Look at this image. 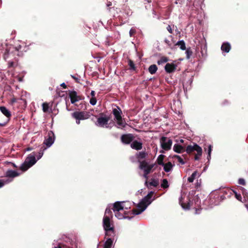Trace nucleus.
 I'll use <instances>...</instances> for the list:
<instances>
[{
    "label": "nucleus",
    "instance_id": "nucleus-10",
    "mask_svg": "<svg viewBox=\"0 0 248 248\" xmlns=\"http://www.w3.org/2000/svg\"><path fill=\"white\" fill-rule=\"evenodd\" d=\"M135 137L132 134H123L121 137L122 142L124 144H129L134 140Z\"/></svg>",
    "mask_w": 248,
    "mask_h": 248
},
{
    "label": "nucleus",
    "instance_id": "nucleus-13",
    "mask_svg": "<svg viewBox=\"0 0 248 248\" xmlns=\"http://www.w3.org/2000/svg\"><path fill=\"white\" fill-rule=\"evenodd\" d=\"M177 67V65L173 63H167L165 66V70L167 73H172L174 72Z\"/></svg>",
    "mask_w": 248,
    "mask_h": 248
},
{
    "label": "nucleus",
    "instance_id": "nucleus-37",
    "mask_svg": "<svg viewBox=\"0 0 248 248\" xmlns=\"http://www.w3.org/2000/svg\"><path fill=\"white\" fill-rule=\"evenodd\" d=\"M43 110L44 112H47L49 109V105L47 103H44L42 104Z\"/></svg>",
    "mask_w": 248,
    "mask_h": 248
},
{
    "label": "nucleus",
    "instance_id": "nucleus-23",
    "mask_svg": "<svg viewBox=\"0 0 248 248\" xmlns=\"http://www.w3.org/2000/svg\"><path fill=\"white\" fill-rule=\"evenodd\" d=\"M164 166V170L166 172H169L172 169L173 166L170 162H168L167 163H164V165H162Z\"/></svg>",
    "mask_w": 248,
    "mask_h": 248
},
{
    "label": "nucleus",
    "instance_id": "nucleus-8",
    "mask_svg": "<svg viewBox=\"0 0 248 248\" xmlns=\"http://www.w3.org/2000/svg\"><path fill=\"white\" fill-rule=\"evenodd\" d=\"M161 146L162 148L166 151H168L171 149L172 141L170 139H168L166 137H162L160 140Z\"/></svg>",
    "mask_w": 248,
    "mask_h": 248
},
{
    "label": "nucleus",
    "instance_id": "nucleus-15",
    "mask_svg": "<svg viewBox=\"0 0 248 248\" xmlns=\"http://www.w3.org/2000/svg\"><path fill=\"white\" fill-rule=\"evenodd\" d=\"M31 167L36 162L34 155H30L27 157L25 161Z\"/></svg>",
    "mask_w": 248,
    "mask_h": 248
},
{
    "label": "nucleus",
    "instance_id": "nucleus-43",
    "mask_svg": "<svg viewBox=\"0 0 248 248\" xmlns=\"http://www.w3.org/2000/svg\"><path fill=\"white\" fill-rule=\"evenodd\" d=\"M97 100L95 97H92L90 99V103L92 105H95L96 103Z\"/></svg>",
    "mask_w": 248,
    "mask_h": 248
},
{
    "label": "nucleus",
    "instance_id": "nucleus-38",
    "mask_svg": "<svg viewBox=\"0 0 248 248\" xmlns=\"http://www.w3.org/2000/svg\"><path fill=\"white\" fill-rule=\"evenodd\" d=\"M173 158H177L178 159V162L181 163L182 165H184L185 164V162L184 161L183 158L178 155H174Z\"/></svg>",
    "mask_w": 248,
    "mask_h": 248
},
{
    "label": "nucleus",
    "instance_id": "nucleus-44",
    "mask_svg": "<svg viewBox=\"0 0 248 248\" xmlns=\"http://www.w3.org/2000/svg\"><path fill=\"white\" fill-rule=\"evenodd\" d=\"M233 192L235 194V197L236 199L239 201H241V200H242L241 195L240 194H238L236 191H233Z\"/></svg>",
    "mask_w": 248,
    "mask_h": 248
},
{
    "label": "nucleus",
    "instance_id": "nucleus-32",
    "mask_svg": "<svg viewBox=\"0 0 248 248\" xmlns=\"http://www.w3.org/2000/svg\"><path fill=\"white\" fill-rule=\"evenodd\" d=\"M197 171H195L194 172H193L191 175L188 178V181L190 183H192L194 181V179H195L196 177L197 176Z\"/></svg>",
    "mask_w": 248,
    "mask_h": 248
},
{
    "label": "nucleus",
    "instance_id": "nucleus-22",
    "mask_svg": "<svg viewBox=\"0 0 248 248\" xmlns=\"http://www.w3.org/2000/svg\"><path fill=\"white\" fill-rule=\"evenodd\" d=\"M112 112L115 117V118L116 120L119 119H120L122 118L121 116V113H122V111L119 108H118V109H117L116 108H114L113 109Z\"/></svg>",
    "mask_w": 248,
    "mask_h": 248
},
{
    "label": "nucleus",
    "instance_id": "nucleus-54",
    "mask_svg": "<svg viewBox=\"0 0 248 248\" xmlns=\"http://www.w3.org/2000/svg\"><path fill=\"white\" fill-rule=\"evenodd\" d=\"M72 78L76 80V82L77 83H79L78 79L76 78L75 76H71Z\"/></svg>",
    "mask_w": 248,
    "mask_h": 248
},
{
    "label": "nucleus",
    "instance_id": "nucleus-7",
    "mask_svg": "<svg viewBox=\"0 0 248 248\" xmlns=\"http://www.w3.org/2000/svg\"><path fill=\"white\" fill-rule=\"evenodd\" d=\"M100 116L97 118V122L95 123L96 125L100 127H108L107 125L109 120V117L103 113H100Z\"/></svg>",
    "mask_w": 248,
    "mask_h": 248
},
{
    "label": "nucleus",
    "instance_id": "nucleus-1",
    "mask_svg": "<svg viewBox=\"0 0 248 248\" xmlns=\"http://www.w3.org/2000/svg\"><path fill=\"white\" fill-rule=\"evenodd\" d=\"M22 46H10L7 48L3 55V59L8 62L9 68L15 67L17 65L19 57H22L24 53L22 50Z\"/></svg>",
    "mask_w": 248,
    "mask_h": 248
},
{
    "label": "nucleus",
    "instance_id": "nucleus-26",
    "mask_svg": "<svg viewBox=\"0 0 248 248\" xmlns=\"http://www.w3.org/2000/svg\"><path fill=\"white\" fill-rule=\"evenodd\" d=\"M149 165L148 163L145 160L142 161L140 163L139 168L140 170H143L144 169H147Z\"/></svg>",
    "mask_w": 248,
    "mask_h": 248
},
{
    "label": "nucleus",
    "instance_id": "nucleus-46",
    "mask_svg": "<svg viewBox=\"0 0 248 248\" xmlns=\"http://www.w3.org/2000/svg\"><path fill=\"white\" fill-rule=\"evenodd\" d=\"M238 184L243 186H245L246 185L245 180L243 178H240L238 180Z\"/></svg>",
    "mask_w": 248,
    "mask_h": 248
},
{
    "label": "nucleus",
    "instance_id": "nucleus-19",
    "mask_svg": "<svg viewBox=\"0 0 248 248\" xmlns=\"http://www.w3.org/2000/svg\"><path fill=\"white\" fill-rule=\"evenodd\" d=\"M19 173L13 170H8L6 172V176L9 178H14L19 175Z\"/></svg>",
    "mask_w": 248,
    "mask_h": 248
},
{
    "label": "nucleus",
    "instance_id": "nucleus-47",
    "mask_svg": "<svg viewBox=\"0 0 248 248\" xmlns=\"http://www.w3.org/2000/svg\"><path fill=\"white\" fill-rule=\"evenodd\" d=\"M112 2L111 1L107 0V6L108 7L109 11H110V9L111 8L110 6H112Z\"/></svg>",
    "mask_w": 248,
    "mask_h": 248
},
{
    "label": "nucleus",
    "instance_id": "nucleus-56",
    "mask_svg": "<svg viewBox=\"0 0 248 248\" xmlns=\"http://www.w3.org/2000/svg\"><path fill=\"white\" fill-rule=\"evenodd\" d=\"M165 42L167 45H168V46H170V45H171V44H170V41H169V40H167V39H165Z\"/></svg>",
    "mask_w": 248,
    "mask_h": 248
},
{
    "label": "nucleus",
    "instance_id": "nucleus-62",
    "mask_svg": "<svg viewBox=\"0 0 248 248\" xmlns=\"http://www.w3.org/2000/svg\"><path fill=\"white\" fill-rule=\"evenodd\" d=\"M11 101L12 103H15L16 101V98H14L12 99Z\"/></svg>",
    "mask_w": 248,
    "mask_h": 248
},
{
    "label": "nucleus",
    "instance_id": "nucleus-52",
    "mask_svg": "<svg viewBox=\"0 0 248 248\" xmlns=\"http://www.w3.org/2000/svg\"><path fill=\"white\" fill-rule=\"evenodd\" d=\"M240 189L242 190L243 195H246V190L243 187H240Z\"/></svg>",
    "mask_w": 248,
    "mask_h": 248
},
{
    "label": "nucleus",
    "instance_id": "nucleus-42",
    "mask_svg": "<svg viewBox=\"0 0 248 248\" xmlns=\"http://www.w3.org/2000/svg\"><path fill=\"white\" fill-rule=\"evenodd\" d=\"M105 216H111L112 212L110 208H107L105 211Z\"/></svg>",
    "mask_w": 248,
    "mask_h": 248
},
{
    "label": "nucleus",
    "instance_id": "nucleus-30",
    "mask_svg": "<svg viewBox=\"0 0 248 248\" xmlns=\"http://www.w3.org/2000/svg\"><path fill=\"white\" fill-rule=\"evenodd\" d=\"M128 65L129 66V69L130 70L135 71L136 70V67L133 62V61L130 59L128 61Z\"/></svg>",
    "mask_w": 248,
    "mask_h": 248
},
{
    "label": "nucleus",
    "instance_id": "nucleus-48",
    "mask_svg": "<svg viewBox=\"0 0 248 248\" xmlns=\"http://www.w3.org/2000/svg\"><path fill=\"white\" fill-rule=\"evenodd\" d=\"M229 104V101L226 99L223 100L222 102H221V105L222 106H226V105H228Z\"/></svg>",
    "mask_w": 248,
    "mask_h": 248
},
{
    "label": "nucleus",
    "instance_id": "nucleus-11",
    "mask_svg": "<svg viewBox=\"0 0 248 248\" xmlns=\"http://www.w3.org/2000/svg\"><path fill=\"white\" fill-rule=\"evenodd\" d=\"M179 203L182 207L185 210H189L191 207V201L190 198L187 197L186 202H184L182 197L179 198Z\"/></svg>",
    "mask_w": 248,
    "mask_h": 248
},
{
    "label": "nucleus",
    "instance_id": "nucleus-4",
    "mask_svg": "<svg viewBox=\"0 0 248 248\" xmlns=\"http://www.w3.org/2000/svg\"><path fill=\"white\" fill-rule=\"evenodd\" d=\"M103 227L106 232V235L115 237V232L114 226L110 222L109 216H104L103 219Z\"/></svg>",
    "mask_w": 248,
    "mask_h": 248
},
{
    "label": "nucleus",
    "instance_id": "nucleus-34",
    "mask_svg": "<svg viewBox=\"0 0 248 248\" xmlns=\"http://www.w3.org/2000/svg\"><path fill=\"white\" fill-rule=\"evenodd\" d=\"M186 57L187 59H189L193 54V51L190 47H188L187 49L186 48Z\"/></svg>",
    "mask_w": 248,
    "mask_h": 248
},
{
    "label": "nucleus",
    "instance_id": "nucleus-51",
    "mask_svg": "<svg viewBox=\"0 0 248 248\" xmlns=\"http://www.w3.org/2000/svg\"><path fill=\"white\" fill-rule=\"evenodd\" d=\"M150 169V168H148L147 169L143 170L144 173H147V174H149L151 172V170Z\"/></svg>",
    "mask_w": 248,
    "mask_h": 248
},
{
    "label": "nucleus",
    "instance_id": "nucleus-2",
    "mask_svg": "<svg viewBox=\"0 0 248 248\" xmlns=\"http://www.w3.org/2000/svg\"><path fill=\"white\" fill-rule=\"evenodd\" d=\"M173 149L175 152L177 153H182L186 151L188 154H193L195 160H199L202 153V148L196 143H194L193 145H188L186 149L181 145L175 144Z\"/></svg>",
    "mask_w": 248,
    "mask_h": 248
},
{
    "label": "nucleus",
    "instance_id": "nucleus-3",
    "mask_svg": "<svg viewBox=\"0 0 248 248\" xmlns=\"http://www.w3.org/2000/svg\"><path fill=\"white\" fill-rule=\"evenodd\" d=\"M154 192L150 191L141 201L138 204V208L133 209L132 210V214L137 215L141 214L147 208V206L151 203L150 199L152 198Z\"/></svg>",
    "mask_w": 248,
    "mask_h": 248
},
{
    "label": "nucleus",
    "instance_id": "nucleus-24",
    "mask_svg": "<svg viewBox=\"0 0 248 248\" xmlns=\"http://www.w3.org/2000/svg\"><path fill=\"white\" fill-rule=\"evenodd\" d=\"M157 69V67L155 64H152L149 66L148 71L151 74L153 75L156 73Z\"/></svg>",
    "mask_w": 248,
    "mask_h": 248
},
{
    "label": "nucleus",
    "instance_id": "nucleus-40",
    "mask_svg": "<svg viewBox=\"0 0 248 248\" xmlns=\"http://www.w3.org/2000/svg\"><path fill=\"white\" fill-rule=\"evenodd\" d=\"M53 248H72L67 246L65 244L59 243L56 246H55Z\"/></svg>",
    "mask_w": 248,
    "mask_h": 248
},
{
    "label": "nucleus",
    "instance_id": "nucleus-64",
    "mask_svg": "<svg viewBox=\"0 0 248 248\" xmlns=\"http://www.w3.org/2000/svg\"><path fill=\"white\" fill-rule=\"evenodd\" d=\"M147 1L148 3H151L152 2V0H144Z\"/></svg>",
    "mask_w": 248,
    "mask_h": 248
},
{
    "label": "nucleus",
    "instance_id": "nucleus-59",
    "mask_svg": "<svg viewBox=\"0 0 248 248\" xmlns=\"http://www.w3.org/2000/svg\"><path fill=\"white\" fill-rule=\"evenodd\" d=\"M148 174H147V173H143V176L146 179V180H147V179H148Z\"/></svg>",
    "mask_w": 248,
    "mask_h": 248
},
{
    "label": "nucleus",
    "instance_id": "nucleus-25",
    "mask_svg": "<svg viewBox=\"0 0 248 248\" xmlns=\"http://www.w3.org/2000/svg\"><path fill=\"white\" fill-rule=\"evenodd\" d=\"M175 45L178 46L181 50H184L186 49V44L183 40L178 41Z\"/></svg>",
    "mask_w": 248,
    "mask_h": 248
},
{
    "label": "nucleus",
    "instance_id": "nucleus-55",
    "mask_svg": "<svg viewBox=\"0 0 248 248\" xmlns=\"http://www.w3.org/2000/svg\"><path fill=\"white\" fill-rule=\"evenodd\" d=\"M95 92L94 91H92L91 93V95L92 96V97H95Z\"/></svg>",
    "mask_w": 248,
    "mask_h": 248
},
{
    "label": "nucleus",
    "instance_id": "nucleus-50",
    "mask_svg": "<svg viewBox=\"0 0 248 248\" xmlns=\"http://www.w3.org/2000/svg\"><path fill=\"white\" fill-rule=\"evenodd\" d=\"M167 30L170 33H172V30L170 25H168L167 27Z\"/></svg>",
    "mask_w": 248,
    "mask_h": 248
},
{
    "label": "nucleus",
    "instance_id": "nucleus-35",
    "mask_svg": "<svg viewBox=\"0 0 248 248\" xmlns=\"http://www.w3.org/2000/svg\"><path fill=\"white\" fill-rule=\"evenodd\" d=\"M161 187L163 188H167L169 187L168 181L166 179H163L161 184Z\"/></svg>",
    "mask_w": 248,
    "mask_h": 248
},
{
    "label": "nucleus",
    "instance_id": "nucleus-21",
    "mask_svg": "<svg viewBox=\"0 0 248 248\" xmlns=\"http://www.w3.org/2000/svg\"><path fill=\"white\" fill-rule=\"evenodd\" d=\"M231 45L228 43H223L221 46V49L222 51L225 52L226 53H228L231 49Z\"/></svg>",
    "mask_w": 248,
    "mask_h": 248
},
{
    "label": "nucleus",
    "instance_id": "nucleus-63",
    "mask_svg": "<svg viewBox=\"0 0 248 248\" xmlns=\"http://www.w3.org/2000/svg\"><path fill=\"white\" fill-rule=\"evenodd\" d=\"M195 211H196V213H195L196 214H199V212L198 211H200V209L195 208Z\"/></svg>",
    "mask_w": 248,
    "mask_h": 248
},
{
    "label": "nucleus",
    "instance_id": "nucleus-16",
    "mask_svg": "<svg viewBox=\"0 0 248 248\" xmlns=\"http://www.w3.org/2000/svg\"><path fill=\"white\" fill-rule=\"evenodd\" d=\"M124 207L122 205V202H116L113 204L112 210L116 213L119 212L120 210H123Z\"/></svg>",
    "mask_w": 248,
    "mask_h": 248
},
{
    "label": "nucleus",
    "instance_id": "nucleus-12",
    "mask_svg": "<svg viewBox=\"0 0 248 248\" xmlns=\"http://www.w3.org/2000/svg\"><path fill=\"white\" fill-rule=\"evenodd\" d=\"M69 96L72 104H74L81 99L80 96L77 95V93L75 91H69Z\"/></svg>",
    "mask_w": 248,
    "mask_h": 248
},
{
    "label": "nucleus",
    "instance_id": "nucleus-17",
    "mask_svg": "<svg viewBox=\"0 0 248 248\" xmlns=\"http://www.w3.org/2000/svg\"><path fill=\"white\" fill-rule=\"evenodd\" d=\"M159 181L158 180H156L155 179L152 178L151 179V181L149 183L146 180L145 182V185L148 188H150L149 185L150 186H153L154 187H157L159 185Z\"/></svg>",
    "mask_w": 248,
    "mask_h": 248
},
{
    "label": "nucleus",
    "instance_id": "nucleus-14",
    "mask_svg": "<svg viewBox=\"0 0 248 248\" xmlns=\"http://www.w3.org/2000/svg\"><path fill=\"white\" fill-rule=\"evenodd\" d=\"M130 147L133 149L139 151L142 148V143L137 140H133L130 144Z\"/></svg>",
    "mask_w": 248,
    "mask_h": 248
},
{
    "label": "nucleus",
    "instance_id": "nucleus-9",
    "mask_svg": "<svg viewBox=\"0 0 248 248\" xmlns=\"http://www.w3.org/2000/svg\"><path fill=\"white\" fill-rule=\"evenodd\" d=\"M54 133L52 131H49L43 143L46 145L47 147H49L54 143Z\"/></svg>",
    "mask_w": 248,
    "mask_h": 248
},
{
    "label": "nucleus",
    "instance_id": "nucleus-6",
    "mask_svg": "<svg viewBox=\"0 0 248 248\" xmlns=\"http://www.w3.org/2000/svg\"><path fill=\"white\" fill-rule=\"evenodd\" d=\"M72 117L75 119L76 123L78 124H80V120H84L90 118V113L86 111H75L71 114Z\"/></svg>",
    "mask_w": 248,
    "mask_h": 248
},
{
    "label": "nucleus",
    "instance_id": "nucleus-29",
    "mask_svg": "<svg viewBox=\"0 0 248 248\" xmlns=\"http://www.w3.org/2000/svg\"><path fill=\"white\" fill-rule=\"evenodd\" d=\"M169 61V59L166 56H162L159 60L157 61V64L158 65L167 62Z\"/></svg>",
    "mask_w": 248,
    "mask_h": 248
},
{
    "label": "nucleus",
    "instance_id": "nucleus-27",
    "mask_svg": "<svg viewBox=\"0 0 248 248\" xmlns=\"http://www.w3.org/2000/svg\"><path fill=\"white\" fill-rule=\"evenodd\" d=\"M149 165L148 163L145 160L142 161L140 163L139 168L140 170H143L144 169H147Z\"/></svg>",
    "mask_w": 248,
    "mask_h": 248
},
{
    "label": "nucleus",
    "instance_id": "nucleus-53",
    "mask_svg": "<svg viewBox=\"0 0 248 248\" xmlns=\"http://www.w3.org/2000/svg\"><path fill=\"white\" fill-rule=\"evenodd\" d=\"M240 189L242 190L243 195H246V190L243 187H240Z\"/></svg>",
    "mask_w": 248,
    "mask_h": 248
},
{
    "label": "nucleus",
    "instance_id": "nucleus-41",
    "mask_svg": "<svg viewBox=\"0 0 248 248\" xmlns=\"http://www.w3.org/2000/svg\"><path fill=\"white\" fill-rule=\"evenodd\" d=\"M212 146L211 145H209L208 146V156H207V159L208 160L211 158V153L212 152Z\"/></svg>",
    "mask_w": 248,
    "mask_h": 248
},
{
    "label": "nucleus",
    "instance_id": "nucleus-20",
    "mask_svg": "<svg viewBox=\"0 0 248 248\" xmlns=\"http://www.w3.org/2000/svg\"><path fill=\"white\" fill-rule=\"evenodd\" d=\"M108 238L107 241L105 242L104 246V248H111L113 241L114 240V237H111Z\"/></svg>",
    "mask_w": 248,
    "mask_h": 248
},
{
    "label": "nucleus",
    "instance_id": "nucleus-49",
    "mask_svg": "<svg viewBox=\"0 0 248 248\" xmlns=\"http://www.w3.org/2000/svg\"><path fill=\"white\" fill-rule=\"evenodd\" d=\"M5 184V181L4 180L0 179V188L4 186Z\"/></svg>",
    "mask_w": 248,
    "mask_h": 248
},
{
    "label": "nucleus",
    "instance_id": "nucleus-5",
    "mask_svg": "<svg viewBox=\"0 0 248 248\" xmlns=\"http://www.w3.org/2000/svg\"><path fill=\"white\" fill-rule=\"evenodd\" d=\"M11 112L4 106L0 107V126H5L11 117Z\"/></svg>",
    "mask_w": 248,
    "mask_h": 248
},
{
    "label": "nucleus",
    "instance_id": "nucleus-58",
    "mask_svg": "<svg viewBox=\"0 0 248 248\" xmlns=\"http://www.w3.org/2000/svg\"><path fill=\"white\" fill-rule=\"evenodd\" d=\"M61 86L63 87V88L64 89H66L67 88V86L66 85V84L64 83H62Z\"/></svg>",
    "mask_w": 248,
    "mask_h": 248
},
{
    "label": "nucleus",
    "instance_id": "nucleus-31",
    "mask_svg": "<svg viewBox=\"0 0 248 248\" xmlns=\"http://www.w3.org/2000/svg\"><path fill=\"white\" fill-rule=\"evenodd\" d=\"M165 157V155H160L158 156L157 159V162L158 165H164V163L163 162V160Z\"/></svg>",
    "mask_w": 248,
    "mask_h": 248
},
{
    "label": "nucleus",
    "instance_id": "nucleus-28",
    "mask_svg": "<svg viewBox=\"0 0 248 248\" xmlns=\"http://www.w3.org/2000/svg\"><path fill=\"white\" fill-rule=\"evenodd\" d=\"M126 214H127V213L125 212H124V215H123V214H121L119 211V212H117L115 213V217L119 219H121L123 218H128L129 219H130L131 217H126Z\"/></svg>",
    "mask_w": 248,
    "mask_h": 248
},
{
    "label": "nucleus",
    "instance_id": "nucleus-60",
    "mask_svg": "<svg viewBox=\"0 0 248 248\" xmlns=\"http://www.w3.org/2000/svg\"><path fill=\"white\" fill-rule=\"evenodd\" d=\"M154 166H155V164H151V165H149V167H148V168H150V169L151 170H152V169L153 168V167H154Z\"/></svg>",
    "mask_w": 248,
    "mask_h": 248
},
{
    "label": "nucleus",
    "instance_id": "nucleus-18",
    "mask_svg": "<svg viewBox=\"0 0 248 248\" xmlns=\"http://www.w3.org/2000/svg\"><path fill=\"white\" fill-rule=\"evenodd\" d=\"M148 154L145 152H140L136 155V157L138 160V162L140 163L141 162V160L145 159L147 156Z\"/></svg>",
    "mask_w": 248,
    "mask_h": 248
},
{
    "label": "nucleus",
    "instance_id": "nucleus-57",
    "mask_svg": "<svg viewBox=\"0 0 248 248\" xmlns=\"http://www.w3.org/2000/svg\"><path fill=\"white\" fill-rule=\"evenodd\" d=\"M9 163L11 164V165L15 168H16L17 167V166L14 163L9 162Z\"/></svg>",
    "mask_w": 248,
    "mask_h": 248
},
{
    "label": "nucleus",
    "instance_id": "nucleus-39",
    "mask_svg": "<svg viewBox=\"0 0 248 248\" xmlns=\"http://www.w3.org/2000/svg\"><path fill=\"white\" fill-rule=\"evenodd\" d=\"M46 149V148L44 147H42L40 149V151L38 152V155L37 156L38 159L41 158L43 155V151Z\"/></svg>",
    "mask_w": 248,
    "mask_h": 248
},
{
    "label": "nucleus",
    "instance_id": "nucleus-33",
    "mask_svg": "<svg viewBox=\"0 0 248 248\" xmlns=\"http://www.w3.org/2000/svg\"><path fill=\"white\" fill-rule=\"evenodd\" d=\"M31 167L25 161L20 167V170L23 171L27 170Z\"/></svg>",
    "mask_w": 248,
    "mask_h": 248
},
{
    "label": "nucleus",
    "instance_id": "nucleus-45",
    "mask_svg": "<svg viewBox=\"0 0 248 248\" xmlns=\"http://www.w3.org/2000/svg\"><path fill=\"white\" fill-rule=\"evenodd\" d=\"M136 30L134 28H131L129 31V35L130 37L133 36L136 33Z\"/></svg>",
    "mask_w": 248,
    "mask_h": 248
},
{
    "label": "nucleus",
    "instance_id": "nucleus-61",
    "mask_svg": "<svg viewBox=\"0 0 248 248\" xmlns=\"http://www.w3.org/2000/svg\"><path fill=\"white\" fill-rule=\"evenodd\" d=\"M4 118H5V117H3L2 114H0V120H3Z\"/></svg>",
    "mask_w": 248,
    "mask_h": 248
},
{
    "label": "nucleus",
    "instance_id": "nucleus-36",
    "mask_svg": "<svg viewBox=\"0 0 248 248\" xmlns=\"http://www.w3.org/2000/svg\"><path fill=\"white\" fill-rule=\"evenodd\" d=\"M116 120L117 124L118 125L121 126L122 128H124L125 127L126 124L123 121L122 118L120 119H117Z\"/></svg>",
    "mask_w": 248,
    "mask_h": 248
}]
</instances>
